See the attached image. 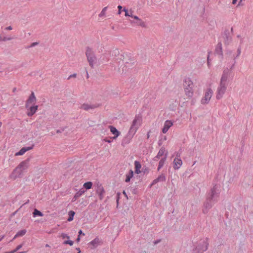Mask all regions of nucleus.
Segmentation results:
<instances>
[{
	"instance_id": "nucleus-37",
	"label": "nucleus",
	"mask_w": 253,
	"mask_h": 253,
	"mask_svg": "<svg viewBox=\"0 0 253 253\" xmlns=\"http://www.w3.org/2000/svg\"><path fill=\"white\" fill-rule=\"evenodd\" d=\"M107 9V7H104V8L102 9V11H101V13L99 14V16L101 17V16H102L104 15H105V11H106Z\"/></svg>"
},
{
	"instance_id": "nucleus-47",
	"label": "nucleus",
	"mask_w": 253,
	"mask_h": 253,
	"mask_svg": "<svg viewBox=\"0 0 253 253\" xmlns=\"http://www.w3.org/2000/svg\"><path fill=\"white\" fill-rule=\"evenodd\" d=\"M118 14H120L121 13V10H122V6L121 5H119L118 6Z\"/></svg>"
},
{
	"instance_id": "nucleus-43",
	"label": "nucleus",
	"mask_w": 253,
	"mask_h": 253,
	"mask_svg": "<svg viewBox=\"0 0 253 253\" xmlns=\"http://www.w3.org/2000/svg\"><path fill=\"white\" fill-rule=\"evenodd\" d=\"M77 77V74L74 73L73 74L71 75L68 78V80H70L71 78H76Z\"/></svg>"
},
{
	"instance_id": "nucleus-64",
	"label": "nucleus",
	"mask_w": 253,
	"mask_h": 253,
	"mask_svg": "<svg viewBox=\"0 0 253 253\" xmlns=\"http://www.w3.org/2000/svg\"><path fill=\"white\" fill-rule=\"evenodd\" d=\"M237 38L241 39L242 37L240 35H239L237 36Z\"/></svg>"
},
{
	"instance_id": "nucleus-29",
	"label": "nucleus",
	"mask_w": 253,
	"mask_h": 253,
	"mask_svg": "<svg viewBox=\"0 0 253 253\" xmlns=\"http://www.w3.org/2000/svg\"><path fill=\"white\" fill-rule=\"evenodd\" d=\"M75 214V212L74 211H69L68 212V215H69V217L68 218V221H71L73 220L74 219V216Z\"/></svg>"
},
{
	"instance_id": "nucleus-21",
	"label": "nucleus",
	"mask_w": 253,
	"mask_h": 253,
	"mask_svg": "<svg viewBox=\"0 0 253 253\" xmlns=\"http://www.w3.org/2000/svg\"><path fill=\"white\" fill-rule=\"evenodd\" d=\"M166 152V149L165 147H162L159 150L158 153L157 154V156H155L154 158V161H158V159L160 158L161 157H162L163 155H164L165 153Z\"/></svg>"
},
{
	"instance_id": "nucleus-27",
	"label": "nucleus",
	"mask_w": 253,
	"mask_h": 253,
	"mask_svg": "<svg viewBox=\"0 0 253 253\" xmlns=\"http://www.w3.org/2000/svg\"><path fill=\"white\" fill-rule=\"evenodd\" d=\"M131 23H136L137 24V25L141 26L142 27H146L145 23L144 22H143L141 19H139L138 20L136 21V22L131 21Z\"/></svg>"
},
{
	"instance_id": "nucleus-44",
	"label": "nucleus",
	"mask_w": 253,
	"mask_h": 253,
	"mask_svg": "<svg viewBox=\"0 0 253 253\" xmlns=\"http://www.w3.org/2000/svg\"><path fill=\"white\" fill-rule=\"evenodd\" d=\"M236 63V61H234V63H233V64L231 65V66L230 67V68L229 69L231 70V71H232V70H233L234 68Z\"/></svg>"
},
{
	"instance_id": "nucleus-19",
	"label": "nucleus",
	"mask_w": 253,
	"mask_h": 253,
	"mask_svg": "<svg viewBox=\"0 0 253 253\" xmlns=\"http://www.w3.org/2000/svg\"><path fill=\"white\" fill-rule=\"evenodd\" d=\"M166 181V176L164 174H162L160 175L156 179H154L151 185V186H152L153 185H154L156 184L157 183L159 182H163Z\"/></svg>"
},
{
	"instance_id": "nucleus-9",
	"label": "nucleus",
	"mask_w": 253,
	"mask_h": 253,
	"mask_svg": "<svg viewBox=\"0 0 253 253\" xmlns=\"http://www.w3.org/2000/svg\"><path fill=\"white\" fill-rule=\"evenodd\" d=\"M221 36L223 39V42L225 45H229L232 41V37L230 36V32L229 29H225L223 33L221 34Z\"/></svg>"
},
{
	"instance_id": "nucleus-53",
	"label": "nucleus",
	"mask_w": 253,
	"mask_h": 253,
	"mask_svg": "<svg viewBox=\"0 0 253 253\" xmlns=\"http://www.w3.org/2000/svg\"><path fill=\"white\" fill-rule=\"evenodd\" d=\"M132 18H133L134 19H135L136 21L138 20L140 18L137 16H134L133 15V17H131Z\"/></svg>"
},
{
	"instance_id": "nucleus-42",
	"label": "nucleus",
	"mask_w": 253,
	"mask_h": 253,
	"mask_svg": "<svg viewBox=\"0 0 253 253\" xmlns=\"http://www.w3.org/2000/svg\"><path fill=\"white\" fill-rule=\"evenodd\" d=\"M23 246V244H20L19 245H18L15 249H14V250H13V251L14 252V253H15L16 252H17L18 250H19L20 249H21L22 248V247Z\"/></svg>"
},
{
	"instance_id": "nucleus-26",
	"label": "nucleus",
	"mask_w": 253,
	"mask_h": 253,
	"mask_svg": "<svg viewBox=\"0 0 253 253\" xmlns=\"http://www.w3.org/2000/svg\"><path fill=\"white\" fill-rule=\"evenodd\" d=\"M26 232H27V231L26 229H23V230L19 231L16 233V234L15 235V236L14 237L13 240L18 237H21V236H24L26 234Z\"/></svg>"
},
{
	"instance_id": "nucleus-34",
	"label": "nucleus",
	"mask_w": 253,
	"mask_h": 253,
	"mask_svg": "<svg viewBox=\"0 0 253 253\" xmlns=\"http://www.w3.org/2000/svg\"><path fill=\"white\" fill-rule=\"evenodd\" d=\"M123 10L125 12V16H129V17H133V15H132V11H130V13L128 12V11L127 9H126V8H124Z\"/></svg>"
},
{
	"instance_id": "nucleus-18",
	"label": "nucleus",
	"mask_w": 253,
	"mask_h": 253,
	"mask_svg": "<svg viewBox=\"0 0 253 253\" xmlns=\"http://www.w3.org/2000/svg\"><path fill=\"white\" fill-rule=\"evenodd\" d=\"M172 126V123L170 121H166L165 123L164 127L162 129V132L164 133H166Z\"/></svg>"
},
{
	"instance_id": "nucleus-52",
	"label": "nucleus",
	"mask_w": 253,
	"mask_h": 253,
	"mask_svg": "<svg viewBox=\"0 0 253 253\" xmlns=\"http://www.w3.org/2000/svg\"><path fill=\"white\" fill-rule=\"evenodd\" d=\"M135 172L137 174H139L141 172L140 169H135Z\"/></svg>"
},
{
	"instance_id": "nucleus-5",
	"label": "nucleus",
	"mask_w": 253,
	"mask_h": 253,
	"mask_svg": "<svg viewBox=\"0 0 253 253\" xmlns=\"http://www.w3.org/2000/svg\"><path fill=\"white\" fill-rule=\"evenodd\" d=\"M125 58L123 63V66L124 65L122 68L123 72L124 71L126 72L127 69L133 68L135 63L134 59L131 58L127 54H125Z\"/></svg>"
},
{
	"instance_id": "nucleus-45",
	"label": "nucleus",
	"mask_w": 253,
	"mask_h": 253,
	"mask_svg": "<svg viewBox=\"0 0 253 253\" xmlns=\"http://www.w3.org/2000/svg\"><path fill=\"white\" fill-rule=\"evenodd\" d=\"M13 38H6V37H4L3 39H2V41H10L11 40H12Z\"/></svg>"
},
{
	"instance_id": "nucleus-38",
	"label": "nucleus",
	"mask_w": 253,
	"mask_h": 253,
	"mask_svg": "<svg viewBox=\"0 0 253 253\" xmlns=\"http://www.w3.org/2000/svg\"><path fill=\"white\" fill-rule=\"evenodd\" d=\"M64 244H69L70 246H72L74 244V242L73 241H71V240H67V241H65L63 243Z\"/></svg>"
},
{
	"instance_id": "nucleus-54",
	"label": "nucleus",
	"mask_w": 253,
	"mask_h": 253,
	"mask_svg": "<svg viewBox=\"0 0 253 253\" xmlns=\"http://www.w3.org/2000/svg\"><path fill=\"white\" fill-rule=\"evenodd\" d=\"M161 242V240H157L155 241L154 242V244L156 245V244H157L159 243V242Z\"/></svg>"
},
{
	"instance_id": "nucleus-20",
	"label": "nucleus",
	"mask_w": 253,
	"mask_h": 253,
	"mask_svg": "<svg viewBox=\"0 0 253 253\" xmlns=\"http://www.w3.org/2000/svg\"><path fill=\"white\" fill-rule=\"evenodd\" d=\"M38 105H34L32 106H31L29 108L30 111L27 113V116L29 117H32L33 116L35 113L36 112L37 110H38Z\"/></svg>"
},
{
	"instance_id": "nucleus-23",
	"label": "nucleus",
	"mask_w": 253,
	"mask_h": 253,
	"mask_svg": "<svg viewBox=\"0 0 253 253\" xmlns=\"http://www.w3.org/2000/svg\"><path fill=\"white\" fill-rule=\"evenodd\" d=\"M241 53V47L239 46L237 50L236 54H233L232 56H231V58L233 59L234 61H236V59L239 57Z\"/></svg>"
},
{
	"instance_id": "nucleus-39",
	"label": "nucleus",
	"mask_w": 253,
	"mask_h": 253,
	"mask_svg": "<svg viewBox=\"0 0 253 253\" xmlns=\"http://www.w3.org/2000/svg\"><path fill=\"white\" fill-rule=\"evenodd\" d=\"M39 44V42H33L29 46H28L27 47V48H30V47H33L36 45H37Z\"/></svg>"
},
{
	"instance_id": "nucleus-8",
	"label": "nucleus",
	"mask_w": 253,
	"mask_h": 253,
	"mask_svg": "<svg viewBox=\"0 0 253 253\" xmlns=\"http://www.w3.org/2000/svg\"><path fill=\"white\" fill-rule=\"evenodd\" d=\"M30 160L31 157H29L25 161L21 162L17 167L14 169V171L17 172L18 174L20 175L22 171L27 169L29 167V164Z\"/></svg>"
},
{
	"instance_id": "nucleus-46",
	"label": "nucleus",
	"mask_w": 253,
	"mask_h": 253,
	"mask_svg": "<svg viewBox=\"0 0 253 253\" xmlns=\"http://www.w3.org/2000/svg\"><path fill=\"white\" fill-rule=\"evenodd\" d=\"M64 130V128H61V129H57V130H56V133H61V132H62Z\"/></svg>"
},
{
	"instance_id": "nucleus-11",
	"label": "nucleus",
	"mask_w": 253,
	"mask_h": 253,
	"mask_svg": "<svg viewBox=\"0 0 253 253\" xmlns=\"http://www.w3.org/2000/svg\"><path fill=\"white\" fill-rule=\"evenodd\" d=\"M214 52L216 54L219 55L222 59L223 58V54L222 43L220 42H218V43L216 45Z\"/></svg>"
},
{
	"instance_id": "nucleus-35",
	"label": "nucleus",
	"mask_w": 253,
	"mask_h": 253,
	"mask_svg": "<svg viewBox=\"0 0 253 253\" xmlns=\"http://www.w3.org/2000/svg\"><path fill=\"white\" fill-rule=\"evenodd\" d=\"M134 166L135 169H140L141 168V164L137 161L134 162Z\"/></svg>"
},
{
	"instance_id": "nucleus-50",
	"label": "nucleus",
	"mask_w": 253,
	"mask_h": 253,
	"mask_svg": "<svg viewBox=\"0 0 253 253\" xmlns=\"http://www.w3.org/2000/svg\"><path fill=\"white\" fill-rule=\"evenodd\" d=\"M78 198H79L78 197H76V195L75 194V196H74L73 199H72V201L74 202V201H75Z\"/></svg>"
},
{
	"instance_id": "nucleus-4",
	"label": "nucleus",
	"mask_w": 253,
	"mask_h": 253,
	"mask_svg": "<svg viewBox=\"0 0 253 253\" xmlns=\"http://www.w3.org/2000/svg\"><path fill=\"white\" fill-rule=\"evenodd\" d=\"M183 86L185 94L189 97H191L193 95V84L189 78H186L184 80Z\"/></svg>"
},
{
	"instance_id": "nucleus-24",
	"label": "nucleus",
	"mask_w": 253,
	"mask_h": 253,
	"mask_svg": "<svg viewBox=\"0 0 253 253\" xmlns=\"http://www.w3.org/2000/svg\"><path fill=\"white\" fill-rule=\"evenodd\" d=\"M133 171L132 170L130 169L128 173H127L126 175V178L125 180V181L126 182H128L130 181V179L133 177Z\"/></svg>"
},
{
	"instance_id": "nucleus-1",
	"label": "nucleus",
	"mask_w": 253,
	"mask_h": 253,
	"mask_svg": "<svg viewBox=\"0 0 253 253\" xmlns=\"http://www.w3.org/2000/svg\"><path fill=\"white\" fill-rule=\"evenodd\" d=\"M219 188V185L215 184L210 190L207 197L206 200L204 203L203 212L204 214L207 213L209 210L211 209L214 203L218 201L220 194Z\"/></svg>"
},
{
	"instance_id": "nucleus-15",
	"label": "nucleus",
	"mask_w": 253,
	"mask_h": 253,
	"mask_svg": "<svg viewBox=\"0 0 253 253\" xmlns=\"http://www.w3.org/2000/svg\"><path fill=\"white\" fill-rule=\"evenodd\" d=\"M96 191V193L99 195V198L100 200H102L103 197V195L104 193H105V191H104L103 187L102 186L101 184H97V188Z\"/></svg>"
},
{
	"instance_id": "nucleus-48",
	"label": "nucleus",
	"mask_w": 253,
	"mask_h": 253,
	"mask_svg": "<svg viewBox=\"0 0 253 253\" xmlns=\"http://www.w3.org/2000/svg\"><path fill=\"white\" fill-rule=\"evenodd\" d=\"M111 138L110 139H108L107 138H105L104 139V141H105V142H107L108 143H110L111 142Z\"/></svg>"
},
{
	"instance_id": "nucleus-59",
	"label": "nucleus",
	"mask_w": 253,
	"mask_h": 253,
	"mask_svg": "<svg viewBox=\"0 0 253 253\" xmlns=\"http://www.w3.org/2000/svg\"><path fill=\"white\" fill-rule=\"evenodd\" d=\"M150 131H149L147 134V139H148L149 137H150Z\"/></svg>"
},
{
	"instance_id": "nucleus-7",
	"label": "nucleus",
	"mask_w": 253,
	"mask_h": 253,
	"mask_svg": "<svg viewBox=\"0 0 253 253\" xmlns=\"http://www.w3.org/2000/svg\"><path fill=\"white\" fill-rule=\"evenodd\" d=\"M113 55L114 54L115 57L114 58V61L116 63H118V66H120L119 69L120 70L121 67L123 66V63L125 58V54H119V51L118 49H116L113 51Z\"/></svg>"
},
{
	"instance_id": "nucleus-13",
	"label": "nucleus",
	"mask_w": 253,
	"mask_h": 253,
	"mask_svg": "<svg viewBox=\"0 0 253 253\" xmlns=\"http://www.w3.org/2000/svg\"><path fill=\"white\" fill-rule=\"evenodd\" d=\"M99 106L98 104H88L84 103L81 106L80 108L85 111H88L89 109H94Z\"/></svg>"
},
{
	"instance_id": "nucleus-6",
	"label": "nucleus",
	"mask_w": 253,
	"mask_h": 253,
	"mask_svg": "<svg viewBox=\"0 0 253 253\" xmlns=\"http://www.w3.org/2000/svg\"><path fill=\"white\" fill-rule=\"evenodd\" d=\"M208 246V238H207L205 241L204 240L198 244L195 250H194L193 253H203L207 250Z\"/></svg>"
},
{
	"instance_id": "nucleus-28",
	"label": "nucleus",
	"mask_w": 253,
	"mask_h": 253,
	"mask_svg": "<svg viewBox=\"0 0 253 253\" xmlns=\"http://www.w3.org/2000/svg\"><path fill=\"white\" fill-rule=\"evenodd\" d=\"M99 242V239L98 238H95L94 240L91 241L89 244L91 245L93 248H95L98 246Z\"/></svg>"
},
{
	"instance_id": "nucleus-63",
	"label": "nucleus",
	"mask_w": 253,
	"mask_h": 253,
	"mask_svg": "<svg viewBox=\"0 0 253 253\" xmlns=\"http://www.w3.org/2000/svg\"><path fill=\"white\" fill-rule=\"evenodd\" d=\"M4 253H14V252L13 251H11V252H5Z\"/></svg>"
},
{
	"instance_id": "nucleus-41",
	"label": "nucleus",
	"mask_w": 253,
	"mask_h": 253,
	"mask_svg": "<svg viewBox=\"0 0 253 253\" xmlns=\"http://www.w3.org/2000/svg\"><path fill=\"white\" fill-rule=\"evenodd\" d=\"M61 237L63 239H65V238L69 239V238H70L69 236H68L67 234H65V233H62V234H61Z\"/></svg>"
},
{
	"instance_id": "nucleus-62",
	"label": "nucleus",
	"mask_w": 253,
	"mask_h": 253,
	"mask_svg": "<svg viewBox=\"0 0 253 253\" xmlns=\"http://www.w3.org/2000/svg\"><path fill=\"white\" fill-rule=\"evenodd\" d=\"M86 74L87 78H88V72L86 70Z\"/></svg>"
},
{
	"instance_id": "nucleus-32",
	"label": "nucleus",
	"mask_w": 253,
	"mask_h": 253,
	"mask_svg": "<svg viewBox=\"0 0 253 253\" xmlns=\"http://www.w3.org/2000/svg\"><path fill=\"white\" fill-rule=\"evenodd\" d=\"M92 186V183L90 181H88L84 183V187L86 190L89 189L91 188Z\"/></svg>"
},
{
	"instance_id": "nucleus-3",
	"label": "nucleus",
	"mask_w": 253,
	"mask_h": 253,
	"mask_svg": "<svg viewBox=\"0 0 253 253\" xmlns=\"http://www.w3.org/2000/svg\"><path fill=\"white\" fill-rule=\"evenodd\" d=\"M85 55L89 66L93 68L94 65L97 61V58L93 49L89 46L86 47Z\"/></svg>"
},
{
	"instance_id": "nucleus-61",
	"label": "nucleus",
	"mask_w": 253,
	"mask_h": 253,
	"mask_svg": "<svg viewBox=\"0 0 253 253\" xmlns=\"http://www.w3.org/2000/svg\"><path fill=\"white\" fill-rule=\"evenodd\" d=\"M16 91V87H14L12 89V91L13 92H15Z\"/></svg>"
},
{
	"instance_id": "nucleus-57",
	"label": "nucleus",
	"mask_w": 253,
	"mask_h": 253,
	"mask_svg": "<svg viewBox=\"0 0 253 253\" xmlns=\"http://www.w3.org/2000/svg\"><path fill=\"white\" fill-rule=\"evenodd\" d=\"M12 27L11 26H8V27L6 28V30H12Z\"/></svg>"
},
{
	"instance_id": "nucleus-49",
	"label": "nucleus",
	"mask_w": 253,
	"mask_h": 253,
	"mask_svg": "<svg viewBox=\"0 0 253 253\" xmlns=\"http://www.w3.org/2000/svg\"><path fill=\"white\" fill-rule=\"evenodd\" d=\"M120 193H117V199H116V201H117V204H118V202H119V198H120Z\"/></svg>"
},
{
	"instance_id": "nucleus-25",
	"label": "nucleus",
	"mask_w": 253,
	"mask_h": 253,
	"mask_svg": "<svg viewBox=\"0 0 253 253\" xmlns=\"http://www.w3.org/2000/svg\"><path fill=\"white\" fill-rule=\"evenodd\" d=\"M137 123V119L135 118L134 120H133L132 122V124L130 128L129 131H134L135 132L136 131V130L137 129V127L135 126L136 124Z\"/></svg>"
},
{
	"instance_id": "nucleus-17",
	"label": "nucleus",
	"mask_w": 253,
	"mask_h": 253,
	"mask_svg": "<svg viewBox=\"0 0 253 253\" xmlns=\"http://www.w3.org/2000/svg\"><path fill=\"white\" fill-rule=\"evenodd\" d=\"M109 127L110 129V131L112 134L114 135V136L112 137L113 139H116L117 137L119 136L121 132L118 130V129L114 126H109Z\"/></svg>"
},
{
	"instance_id": "nucleus-14",
	"label": "nucleus",
	"mask_w": 253,
	"mask_h": 253,
	"mask_svg": "<svg viewBox=\"0 0 253 253\" xmlns=\"http://www.w3.org/2000/svg\"><path fill=\"white\" fill-rule=\"evenodd\" d=\"M36 101V97L35 95L34 92L32 91L31 94L29 96L28 99L27 100V101L26 102V105H25L26 108H28V107H29V104L34 103Z\"/></svg>"
},
{
	"instance_id": "nucleus-12",
	"label": "nucleus",
	"mask_w": 253,
	"mask_h": 253,
	"mask_svg": "<svg viewBox=\"0 0 253 253\" xmlns=\"http://www.w3.org/2000/svg\"><path fill=\"white\" fill-rule=\"evenodd\" d=\"M180 155L177 154L176 155V158H175L174 159V161H173V168L174 169H178L180 167V166L182 165V160L179 158H178V157H179Z\"/></svg>"
},
{
	"instance_id": "nucleus-55",
	"label": "nucleus",
	"mask_w": 253,
	"mask_h": 253,
	"mask_svg": "<svg viewBox=\"0 0 253 253\" xmlns=\"http://www.w3.org/2000/svg\"><path fill=\"white\" fill-rule=\"evenodd\" d=\"M80 240H81L80 236H78V238L76 239V242L77 243H78L80 241Z\"/></svg>"
},
{
	"instance_id": "nucleus-30",
	"label": "nucleus",
	"mask_w": 253,
	"mask_h": 253,
	"mask_svg": "<svg viewBox=\"0 0 253 253\" xmlns=\"http://www.w3.org/2000/svg\"><path fill=\"white\" fill-rule=\"evenodd\" d=\"M130 138L128 137H126L124 138L122 141V145L125 146L126 145L128 144L130 142Z\"/></svg>"
},
{
	"instance_id": "nucleus-56",
	"label": "nucleus",
	"mask_w": 253,
	"mask_h": 253,
	"mask_svg": "<svg viewBox=\"0 0 253 253\" xmlns=\"http://www.w3.org/2000/svg\"><path fill=\"white\" fill-rule=\"evenodd\" d=\"M123 194L125 196V197H126L127 199H128V197H127V195L126 192V191L125 190L123 191Z\"/></svg>"
},
{
	"instance_id": "nucleus-51",
	"label": "nucleus",
	"mask_w": 253,
	"mask_h": 253,
	"mask_svg": "<svg viewBox=\"0 0 253 253\" xmlns=\"http://www.w3.org/2000/svg\"><path fill=\"white\" fill-rule=\"evenodd\" d=\"M79 236H80L81 235H84V233L83 232L82 230H80L79 231Z\"/></svg>"
},
{
	"instance_id": "nucleus-10",
	"label": "nucleus",
	"mask_w": 253,
	"mask_h": 253,
	"mask_svg": "<svg viewBox=\"0 0 253 253\" xmlns=\"http://www.w3.org/2000/svg\"><path fill=\"white\" fill-rule=\"evenodd\" d=\"M212 90L211 88H208L205 92L204 97L201 100V103L203 104L209 103L212 94Z\"/></svg>"
},
{
	"instance_id": "nucleus-33",
	"label": "nucleus",
	"mask_w": 253,
	"mask_h": 253,
	"mask_svg": "<svg viewBox=\"0 0 253 253\" xmlns=\"http://www.w3.org/2000/svg\"><path fill=\"white\" fill-rule=\"evenodd\" d=\"M249 40L248 37H246L245 36L243 37L240 39V44L239 46H240L241 47L242 45L247 40Z\"/></svg>"
},
{
	"instance_id": "nucleus-60",
	"label": "nucleus",
	"mask_w": 253,
	"mask_h": 253,
	"mask_svg": "<svg viewBox=\"0 0 253 253\" xmlns=\"http://www.w3.org/2000/svg\"><path fill=\"white\" fill-rule=\"evenodd\" d=\"M237 0H233V1H232V3H233V4H236V2H237Z\"/></svg>"
},
{
	"instance_id": "nucleus-2",
	"label": "nucleus",
	"mask_w": 253,
	"mask_h": 253,
	"mask_svg": "<svg viewBox=\"0 0 253 253\" xmlns=\"http://www.w3.org/2000/svg\"><path fill=\"white\" fill-rule=\"evenodd\" d=\"M232 71L228 68H225L223 70L220 81V84L217 90V99H220L225 93L229 81V77Z\"/></svg>"
},
{
	"instance_id": "nucleus-22",
	"label": "nucleus",
	"mask_w": 253,
	"mask_h": 253,
	"mask_svg": "<svg viewBox=\"0 0 253 253\" xmlns=\"http://www.w3.org/2000/svg\"><path fill=\"white\" fill-rule=\"evenodd\" d=\"M168 155V152H166V153L165 154V157L161 159V160L160 161L159 163V166L158 168V170H159L161 168H162L165 164V162L167 159Z\"/></svg>"
},
{
	"instance_id": "nucleus-31",
	"label": "nucleus",
	"mask_w": 253,
	"mask_h": 253,
	"mask_svg": "<svg viewBox=\"0 0 253 253\" xmlns=\"http://www.w3.org/2000/svg\"><path fill=\"white\" fill-rule=\"evenodd\" d=\"M33 214L34 217H36L37 216H42L43 215V213L36 209L34 210Z\"/></svg>"
},
{
	"instance_id": "nucleus-40",
	"label": "nucleus",
	"mask_w": 253,
	"mask_h": 253,
	"mask_svg": "<svg viewBox=\"0 0 253 253\" xmlns=\"http://www.w3.org/2000/svg\"><path fill=\"white\" fill-rule=\"evenodd\" d=\"M226 54L228 56V57H230L231 58V56H232V51L231 50H229L227 51Z\"/></svg>"
},
{
	"instance_id": "nucleus-58",
	"label": "nucleus",
	"mask_w": 253,
	"mask_h": 253,
	"mask_svg": "<svg viewBox=\"0 0 253 253\" xmlns=\"http://www.w3.org/2000/svg\"><path fill=\"white\" fill-rule=\"evenodd\" d=\"M162 144V140H159V142H158V145H159V146H161Z\"/></svg>"
},
{
	"instance_id": "nucleus-16",
	"label": "nucleus",
	"mask_w": 253,
	"mask_h": 253,
	"mask_svg": "<svg viewBox=\"0 0 253 253\" xmlns=\"http://www.w3.org/2000/svg\"><path fill=\"white\" fill-rule=\"evenodd\" d=\"M34 145L33 144L30 147H24L22 148L18 152L15 154V156H19L23 155L27 151L30 150L33 148Z\"/></svg>"
},
{
	"instance_id": "nucleus-36",
	"label": "nucleus",
	"mask_w": 253,
	"mask_h": 253,
	"mask_svg": "<svg viewBox=\"0 0 253 253\" xmlns=\"http://www.w3.org/2000/svg\"><path fill=\"white\" fill-rule=\"evenodd\" d=\"M84 192V190L83 189L80 190L78 192L76 193V197H78L79 198L81 197L83 194Z\"/></svg>"
}]
</instances>
